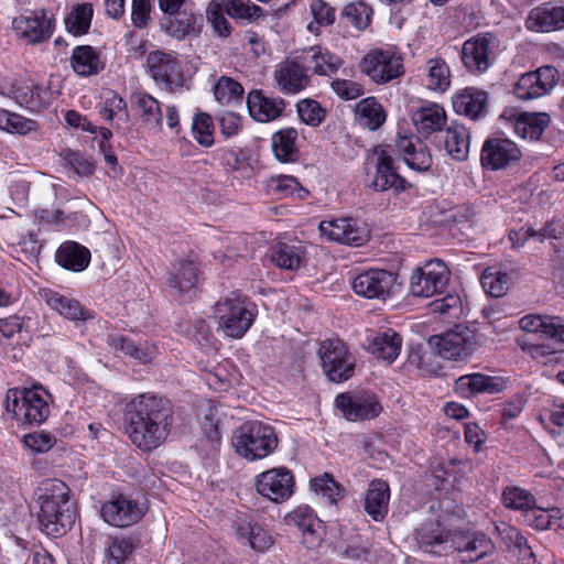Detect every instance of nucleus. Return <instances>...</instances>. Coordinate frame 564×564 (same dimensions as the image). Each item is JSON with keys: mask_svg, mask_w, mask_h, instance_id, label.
<instances>
[{"mask_svg": "<svg viewBox=\"0 0 564 564\" xmlns=\"http://www.w3.org/2000/svg\"><path fill=\"white\" fill-rule=\"evenodd\" d=\"M193 138L203 147H212L214 143V122L209 115L198 113L193 118Z\"/></svg>", "mask_w": 564, "mask_h": 564, "instance_id": "nucleus-56", "label": "nucleus"}, {"mask_svg": "<svg viewBox=\"0 0 564 564\" xmlns=\"http://www.w3.org/2000/svg\"><path fill=\"white\" fill-rule=\"evenodd\" d=\"M256 487L262 497L273 502H282L292 496L294 478L286 468H273L257 477Z\"/></svg>", "mask_w": 564, "mask_h": 564, "instance_id": "nucleus-15", "label": "nucleus"}, {"mask_svg": "<svg viewBox=\"0 0 564 564\" xmlns=\"http://www.w3.org/2000/svg\"><path fill=\"white\" fill-rule=\"evenodd\" d=\"M242 86L232 78L223 76L214 88V95L218 102L228 105L234 101H240L242 98Z\"/></svg>", "mask_w": 564, "mask_h": 564, "instance_id": "nucleus-55", "label": "nucleus"}, {"mask_svg": "<svg viewBox=\"0 0 564 564\" xmlns=\"http://www.w3.org/2000/svg\"><path fill=\"white\" fill-rule=\"evenodd\" d=\"M240 539L246 540L249 545L259 552L268 550L272 543V536L258 523L241 522L237 529Z\"/></svg>", "mask_w": 564, "mask_h": 564, "instance_id": "nucleus-47", "label": "nucleus"}, {"mask_svg": "<svg viewBox=\"0 0 564 564\" xmlns=\"http://www.w3.org/2000/svg\"><path fill=\"white\" fill-rule=\"evenodd\" d=\"M425 86L435 93H445L451 86V69L441 57L430 58L425 67Z\"/></svg>", "mask_w": 564, "mask_h": 564, "instance_id": "nucleus-45", "label": "nucleus"}, {"mask_svg": "<svg viewBox=\"0 0 564 564\" xmlns=\"http://www.w3.org/2000/svg\"><path fill=\"white\" fill-rule=\"evenodd\" d=\"M145 511L144 502L120 495L102 505L101 517L110 525L126 528L139 522Z\"/></svg>", "mask_w": 564, "mask_h": 564, "instance_id": "nucleus-12", "label": "nucleus"}, {"mask_svg": "<svg viewBox=\"0 0 564 564\" xmlns=\"http://www.w3.org/2000/svg\"><path fill=\"white\" fill-rule=\"evenodd\" d=\"M430 344L440 356L448 360H464L479 346L476 330L463 324L431 337Z\"/></svg>", "mask_w": 564, "mask_h": 564, "instance_id": "nucleus-6", "label": "nucleus"}, {"mask_svg": "<svg viewBox=\"0 0 564 564\" xmlns=\"http://www.w3.org/2000/svg\"><path fill=\"white\" fill-rule=\"evenodd\" d=\"M39 491L37 520L41 530L47 535H64L76 519V507L69 498L70 489L59 479H46Z\"/></svg>", "mask_w": 564, "mask_h": 564, "instance_id": "nucleus-2", "label": "nucleus"}, {"mask_svg": "<svg viewBox=\"0 0 564 564\" xmlns=\"http://www.w3.org/2000/svg\"><path fill=\"white\" fill-rule=\"evenodd\" d=\"M525 26L534 32H552L564 29V7L546 2L533 8L525 19Z\"/></svg>", "mask_w": 564, "mask_h": 564, "instance_id": "nucleus-23", "label": "nucleus"}, {"mask_svg": "<svg viewBox=\"0 0 564 564\" xmlns=\"http://www.w3.org/2000/svg\"><path fill=\"white\" fill-rule=\"evenodd\" d=\"M451 272L446 264L431 260L415 269L410 279V290L414 296L431 297L441 294L446 289Z\"/></svg>", "mask_w": 564, "mask_h": 564, "instance_id": "nucleus-8", "label": "nucleus"}, {"mask_svg": "<svg viewBox=\"0 0 564 564\" xmlns=\"http://www.w3.org/2000/svg\"><path fill=\"white\" fill-rule=\"evenodd\" d=\"M318 229L327 240L352 247L362 246L370 238L368 226L351 217L323 220L319 223Z\"/></svg>", "mask_w": 564, "mask_h": 564, "instance_id": "nucleus-9", "label": "nucleus"}, {"mask_svg": "<svg viewBox=\"0 0 564 564\" xmlns=\"http://www.w3.org/2000/svg\"><path fill=\"white\" fill-rule=\"evenodd\" d=\"M297 131L293 128L282 129L275 132L271 139V147L274 156L280 162H294L297 159L296 148Z\"/></svg>", "mask_w": 564, "mask_h": 564, "instance_id": "nucleus-44", "label": "nucleus"}, {"mask_svg": "<svg viewBox=\"0 0 564 564\" xmlns=\"http://www.w3.org/2000/svg\"><path fill=\"white\" fill-rule=\"evenodd\" d=\"M35 122L24 117L0 109V129L10 133L25 134L33 130Z\"/></svg>", "mask_w": 564, "mask_h": 564, "instance_id": "nucleus-57", "label": "nucleus"}, {"mask_svg": "<svg viewBox=\"0 0 564 564\" xmlns=\"http://www.w3.org/2000/svg\"><path fill=\"white\" fill-rule=\"evenodd\" d=\"M551 117L546 112L521 113L514 124L516 132L524 139L536 140L549 127Z\"/></svg>", "mask_w": 564, "mask_h": 564, "instance_id": "nucleus-41", "label": "nucleus"}, {"mask_svg": "<svg viewBox=\"0 0 564 564\" xmlns=\"http://www.w3.org/2000/svg\"><path fill=\"white\" fill-rule=\"evenodd\" d=\"M39 294L47 306L69 321H87L94 318L93 313L73 297L65 296L51 289H42Z\"/></svg>", "mask_w": 564, "mask_h": 564, "instance_id": "nucleus-24", "label": "nucleus"}, {"mask_svg": "<svg viewBox=\"0 0 564 564\" xmlns=\"http://www.w3.org/2000/svg\"><path fill=\"white\" fill-rule=\"evenodd\" d=\"M463 562H476L495 551L494 542L482 533L462 539L457 545Z\"/></svg>", "mask_w": 564, "mask_h": 564, "instance_id": "nucleus-40", "label": "nucleus"}, {"mask_svg": "<svg viewBox=\"0 0 564 564\" xmlns=\"http://www.w3.org/2000/svg\"><path fill=\"white\" fill-rule=\"evenodd\" d=\"M50 394L40 387L13 388L7 392L6 408L19 421L41 424L50 415Z\"/></svg>", "mask_w": 564, "mask_h": 564, "instance_id": "nucleus-5", "label": "nucleus"}, {"mask_svg": "<svg viewBox=\"0 0 564 564\" xmlns=\"http://www.w3.org/2000/svg\"><path fill=\"white\" fill-rule=\"evenodd\" d=\"M305 73L313 72L317 75L330 76L341 66L343 61L337 55L323 51L319 46L305 48L300 56Z\"/></svg>", "mask_w": 564, "mask_h": 564, "instance_id": "nucleus-26", "label": "nucleus"}, {"mask_svg": "<svg viewBox=\"0 0 564 564\" xmlns=\"http://www.w3.org/2000/svg\"><path fill=\"white\" fill-rule=\"evenodd\" d=\"M373 156L376 158V174L368 186L376 192H386L388 189L395 192L404 191L408 187V183L397 172L393 159L387 147H377Z\"/></svg>", "mask_w": 564, "mask_h": 564, "instance_id": "nucleus-14", "label": "nucleus"}, {"mask_svg": "<svg viewBox=\"0 0 564 564\" xmlns=\"http://www.w3.org/2000/svg\"><path fill=\"white\" fill-rule=\"evenodd\" d=\"M288 524L296 527L301 533L305 529L314 525H319V520L315 517L314 512L307 507H300L288 514Z\"/></svg>", "mask_w": 564, "mask_h": 564, "instance_id": "nucleus-63", "label": "nucleus"}, {"mask_svg": "<svg viewBox=\"0 0 564 564\" xmlns=\"http://www.w3.org/2000/svg\"><path fill=\"white\" fill-rule=\"evenodd\" d=\"M361 69L375 83L386 84L403 74V64L399 55L390 50L370 51L361 62Z\"/></svg>", "mask_w": 564, "mask_h": 564, "instance_id": "nucleus-10", "label": "nucleus"}, {"mask_svg": "<svg viewBox=\"0 0 564 564\" xmlns=\"http://www.w3.org/2000/svg\"><path fill=\"white\" fill-rule=\"evenodd\" d=\"M52 22L53 15H48L45 10H39L15 18L12 26L18 36L30 44H36L51 37Z\"/></svg>", "mask_w": 564, "mask_h": 564, "instance_id": "nucleus-16", "label": "nucleus"}, {"mask_svg": "<svg viewBox=\"0 0 564 564\" xmlns=\"http://www.w3.org/2000/svg\"><path fill=\"white\" fill-rule=\"evenodd\" d=\"M108 343L115 351H120L143 365L151 364L159 354L155 344L150 341L135 344L132 339L121 335H110Z\"/></svg>", "mask_w": 564, "mask_h": 564, "instance_id": "nucleus-31", "label": "nucleus"}, {"mask_svg": "<svg viewBox=\"0 0 564 564\" xmlns=\"http://www.w3.org/2000/svg\"><path fill=\"white\" fill-rule=\"evenodd\" d=\"M203 28V17L194 12L192 7L165 17L161 22V29L176 40H185L196 36Z\"/></svg>", "mask_w": 564, "mask_h": 564, "instance_id": "nucleus-21", "label": "nucleus"}, {"mask_svg": "<svg viewBox=\"0 0 564 564\" xmlns=\"http://www.w3.org/2000/svg\"><path fill=\"white\" fill-rule=\"evenodd\" d=\"M558 78V70L554 66H542L534 72L523 74L514 86V94L522 100L542 97L554 88Z\"/></svg>", "mask_w": 564, "mask_h": 564, "instance_id": "nucleus-11", "label": "nucleus"}, {"mask_svg": "<svg viewBox=\"0 0 564 564\" xmlns=\"http://www.w3.org/2000/svg\"><path fill=\"white\" fill-rule=\"evenodd\" d=\"M279 438L273 426L261 421H246L234 433L232 446L236 453L254 462L271 455L278 447Z\"/></svg>", "mask_w": 564, "mask_h": 564, "instance_id": "nucleus-3", "label": "nucleus"}, {"mask_svg": "<svg viewBox=\"0 0 564 564\" xmlns=\"http://www.w3.org/2000/svg\"><path fill=\"white\" fill-rule=\"evenodd\" d=\"M225 9L228 15L248 21L257 19L261 13L260 7L242 0H226Z\"/></svg>", "mask_w": 564, "mask_h": 564, "instance_id": "nucleus-61", "label": "nucleus"}, {"mask_svg": "<svg viewBox=\"0 0 564 564\" xmlns=\"http://www.w3.org/2000/svg\"><path fill=\"white\" fill-rule=\"evenodd\" d=\"M56 261L67 270L80 272L88 267L90 252L86 247L74 241H68L58 248Z\"/></svg>", "mask_w": 564, "mask_h": 564, "instance_id": "nucleus-38", "label": "nucleus"}, {"mask_svg": "<svg viewBox=\"0 0 564 564\" xmlns=\"http://www.w3.org/2000/svg\"><path fill=\"white\" fill-rule=\"evenodd\" d=\"M520 328L530 334H541L549 339L564 343V321L558 316L525 315L519 322Z\"/></svg>", "mask_w": 564, "mask_h": 564, "instance_id": "nucleus-28", "label": "nucleus"}, {"mask_svg": "<svg viewBox=\"0 0 564 564\" xmlns=\"http://www.w3.org/2000/svg\"><path fill=\"white\" fill-rule=\"evenodd\" d=\"M433 313L456 316L460 312L462 300L457 294H448L430 304Z\"/></svg>", "mask_w": 564, "mask_h": 564, "instance_id": "nucleus-64", "label": "nucleus"}, {"mask_svg": "<svg viewBox=\"0 0 564 564\" xmlns=\"http://www.w3.org/2000/svg\"><path fill=\"white\" fill-rule=\"evenodd\" d=\"M395 147L410 169L416 172H425L432 166V156L422 144L416 148L410 138L400 137Z\"/></svg>", "mask_w": 564, "mask_h": 564, "instance_id": "nucleus-37", "label": "nucleus"}, {"mask_svg": "<svg viewBox=\"0 0 564 564\" xmlns=\"http://www.w3.org/2000/svg\"><path fill=\"white\" fill-rule=\"evenodd\" d=\"M93 12L91 4H77L65 18L66 30L73 35L86 34L90 28Z\"/></svg>", "mask_w": 564, "mask_h": 564, "instance_id": "nucleus-48", "label": "nucleus"}, {"mask_svg": "<svg viewBox=\"0 0 564 564\" xmlns=\"http://www.w3.org/2000/svg\"><path fill=\"white\" fill-rule=\"evenodd\" d=\"M274 79L280 89L288 94H296L306 88L310 83V77L302 64L295 61L281 63L274 72Z\"/></svg>", "mask_w": 564, "mask_h": 564, "instance_id": "nucleus-29", "label": "nucleus"}, {"mask_svg": "<svg viewBox=\"0 0 564 564\" xmlns=\"http://www.w3.org/2000/svg\"><path fill=\"white\" fill-rule=\"evenodd\" d=\"M502 500L507 508L527 512L534 505L532 495L518 487L507 488L502 494Z\"/></svg>", "mask_w": 564, "mask_h": 564, "instance_id": "nucleus-59", "label": "nucleus"}, {"mask_svg": "<svg viewBox=\"0 0 564 564\" xmlns=\"http://www.w3.org/2000/svg\"><path fill=\"white\" fill-rule=\"evenodd\" d=\"M402 337L392 329L369 335L366 339V349L377 359L387 364L395 360L401 351Z\"/></svg>", "mask_w": 564, "mask_h": 564, "instance_id": "nucleus-25", "label": "nucleus"}, {"mask_svg": "<svg viewBox=\"0 0 564 564\" xmlns=\"http://www.w3.org/2000/svg\"><path fill=\"white\" fill-rule=\"evenodd\" d=\"M416 130L423 137L438 132L446 123V112L437 104H429L417 109L412 117Z\"/></svg>", "mask_w": 564, "mask_h": 564, "instance_id": "nucleus-33", "label": "nucleus"}, {"mask_svg": "<svg viewBox=\"0 0 564 564\" xmlns=\"http://www.w3.org/2000/svg\"><path fill=\"white\" fill-rule=\"evenodd\" d=\"M311 487L317 495L325 497L330 503L336 501L341 491L340 485L328 474L312 479Z\"/></svg>", "mask_w": 564, "mask_h": 564, "instance_id": "nucleus-60", "label": "nucleus"}, {"mask_svg": "<svg viewBox=\"0 0 564 564\" xmlns=\"http://www.w3.org/2000/svg\"><path fill=\"white\" fill-rule=\"evenodd\" d=\"M372 9L364 1H354L346 4L341 18L355 29L362 31L370 25Z\"/></svg>", "mask_w": 564, "mask_h": 564, "instance_id": "nucleus-50", "label": "nucleus"}, {"mask_svg": "<svg viewBox=\"0 0 564 564\" xmlns=\"http://www.w3.org/2000/svg\"><path fill=\"white\" fill-rule=\"evenodd\" d=\"M390 487L381 479H373L365 494L364 509L376 522L384 520L389 512Z\"/></svg>", "mask_w": 564, "mask_h": 564, "instance_id": "nucleus-27", "label": "nucleus"}, {"mask_svg": "<svg viewBox=\"0 0 564 564\" xmlns=\"http://www.w3.org/2000/svg\"><path fill=\"white\" fill-rule=\"evenodd\" d=\"M135 547V541L130 536H110L106 546V556L108 561L122 564L134 552Z\"/></svg>", "mask_w": 564, "mask_h": 564, "instance_id": "nucleus-51", "label": "nucleus"}, {"mask_svg": "<svg viewBox=\"0 0 564 564\" xmlns=\"http://www.w3.org/2000/svg\"><path fill=\"white\" fill-rule=\"evenodd\" d=\"M124 421L130 441L138 448L150 452L169 437L173 425V409L167 400L142 393L126 405Z\"/></svg>", "mask_w": 564, "mask_h": 564, "instance_id": "nucleus-1", "label": "nucleus"}, {"mask_svg": "<svg viewBox=\"0 0 564 564\" xmlns=\"http://www.w3.org/2000/svg\"><path fill=\"white\" fill-rule=\"evenodd\" d=\"M449 532L443 527L440 517L424 521L415 531V539L425 552H435V547L444 544Z\"/></svg>", "mask_w": 564, "mask_h": 564, "instance_id": "nucleus-34", "label": "nucleus"}, {"mask_svg": "<svg viewBox=\"0 0 564 564\" xmlns=\"http://www.w3.org/2000/svg\"><path fill=\"white\" fill-rule=\"evenodd\" d=\"M394 282V274L387 270H368L354 279L352 289L367 299L386 300Z\"/></svg>", "mask_w": 564, "mask_h": 564, "instance_id": "nucleus-19", "label": "nucleus"}, {"mask_svg": "<svg viewBox=\"0 0 564 564\" xmlns=\"http://www.w3.org/2000/svg\"><path fill=\"white\" fill-rule=\"evenodd\" d=\"M147 65L152 78L162 83L167 89H174L183 85L181 66L172 54L161 51L151 52L147 57Z\"/></svg>", "mask_w": 564, "mask_h": 564, "instance_id": "nucleus-18", "label": "nucleus"}, {"mask_svg": "<svg viewBox=\"0 0 564 564\" xmlns=\"http://www.w3.org/2000/svg\"><path fill=\"white\" fill-rule=\"evenodd\" d=\"M356 115L359 123L369 130H377L386 120V113L375 98H366L358 102Z\"/></svg>", "mask_w": 564, "mask_h": 564, "instance_id": "nucleus-46", "label": "nucleus"}, {"mask_svg": "<svg viewBox=\"0 0 564 564\" xmlns=\"http://www.w3.org/2000/svg\"><path fill=\"white\" fill-rule=\"evenodd\" d=\"M199 278V270L195 262L191 260H178L173 264L170 273V286L180 293H186L193 290Z\"/></svg>", "mask_w": 564, "mask_h": 564, "instance_id": "nucleus-39", "label": "nucleus"}, {"mask_svg": "<svg viewBox=\"0 0 564 564\" xmlns=\"http://www.w3.org/2000/svg\"><path fill=\"white\" fill-rule=\"evenodd\" d=\"M247 107L254 120L269 122L282 115L285 102L281 98H270L259 90H253L248 95Z\"/></svg>", "mask_w": 564, "mask_h": 564, "instance_id": "nucleus-30", "label": "nucleus"}, {"mask_svg": "<svg viewBox=\"0 0 564 564\" xmlns=\"http://www.w3.org/2000/svg\"><path fill=\"white\" fill-rule=\"evenodd\" d=\"M496 44L497 39L491 33L466 41L462 48L463 63L470 72H486L494 62Z\"/></svg>", "mask_w": 564, "mask_h": 564, "instance_id": "nucleus-13", "label": "nucleus"}, {"mask_svg": "<svg viewBox=\"0 0 564 564\" xmlns=\"http://www.w3.org/2000/svg\"><path fill=\"white\" fill-rule=\"evenodd\" d=\"M72 67L80 76H91L102 69L99 54L89 45L76 46L72 54Z\"/></svg>", "mask_w": 564, "mask_h": 564, "instance_id": "nucleus-42", "label": "nucleus"}, {"mask_svg": "<svg viewBox=\"0 0 564 564\" xmlns=\"http://www.w3.org/2000/svg\"><path fill=\"white\" fill-rule=\"evenodd\" d=\"M297 113L303 122L317 127L325 119L326 111L313 99H303L297 104Z\"/></svg>", "mask_w": 564, "mask_h": 564, "instance_id": "nucleus-58", "label": "nucleus"}, {"mask_svg": "<svg viewBox=\"0 0 564 564\" xmlns=\"http://www.w3.org/2000/svg\"><path fill=\"white\" fill-rule=\"evenodd\" d=\"M481 285L486 293L495 297L503 296L509 288V276L497 268H487L481 275Z\"/></svg>", "mask_w": 564, "mask_h": 564, "instance_id": "nucleus-53", "label": "nucleus"}, {"mask_svg": "<svg viewBox=\"0 0 564 564\" xmlns=\"http://www.w3.org/2000/svg\"><path fill=\"white\" fill-rule=\"evenodd\" d=\"M270 259L281 269L296 270L301 265L302 254L295 246L279 243L272 249Z\"/></svg>", "mask_w": 564, "mask_h": 564, "instance_id": "nucleus-52", "label": "nucleus"}, {"mask_svg": "<svg viewBox=\"0 0 564 564\" xmlns=\"http://www.w3.org/2000/svg\"><path fill=\"white\" fill-rule=\"evenodd\" d=\"M132 102L135 106L144 124L152 129H161L163 115L159 101L145 93L132 95Z\"/></svg>", "mask_w": 564, "mask_h": 564, "instance_id": "nucleus-43", "label": "nucleus"}, {"mask_svg": "<svg viewBox=\"0 0 564 564\" xmlns=\"http://www.w3.org/2000/svg\"><path fill=\"white\" fill-rule=\"evenodd\" d=\"M488 94L475 87H467L453 98V108L457 113L473 120L484 116L487 109Z\"/></svg>", "mask_w": 564, "mask_h": 564, "instance_id": "nucleus-32", "label": "nucleus"}, {"mask_svg": "<svg viewBox=\"0 0 564 564\" xmlns=\"http://www.w3.org/2000/svg\"><path fill=\"white\" fill-rule=\"evenodd\" d=\"M521 159L519 147L509 139H489L481 149L480 161L484 167L497 171L506 169Z\"/></svg>", "mask_w": 564, "mask_h": 564, "instance_id": "nucleus-17", "label": "nucleus"}, {"mask_svg": "<svg viewBox=\"0 0 564 564\" xmlns=\"http://www.w3.org/2000/svg\"><path fill=\"white\" fill-rule=\"evenodd\" d=\"M561 343L556 339H551L549 343H534L525 338L521 339L519 345L532 359L546 366L563 360L564 351L560 348Z\"/></svg>", "mask_w": 564, "mask_h": 564, "instance_id": "nucleus-36", "label": "nucleus"}, {"mask_svg": "<svg viewBox=\"0 0 564 564\" xmlns=\"http://www.w3.org/2000/svg\"><path fill=\"white\" fill-rule=\"evenodd\" d=\"M335 404L349 421L371 420L381 412V405L373 395L340 393Z\"/></svg>", "mask_w": 564, "mask_h": 564, "instance_id": "nucleus-20", "label": "nucleus"}, {"mask_svg": "<svg viewBox=\"0 0 564 564\" xmlns=\"http://www.w3.org/2000/svg\"><path fill=\"white\" fill-rule=\"evenodd\" d=\"M495 530L508 550L516 549L521 552L525 551L532 555L531 546L528 545L525 538L518 529L509 525L508 523L501 522L495 527Z\"/></svg>", "mask_w": 564, "mask_h": 564, "instance_id": "nucleus-54", "label": "nucleus"}, {"mask_svg": "<svg viewBox=\"0 0 564 564\" xmlns=\"http://www.w3.org/2000/svg\"><path fill=\"white\" fill-rule=\"evenodd\" d=\"M507 382L502 377L488 376L484 373H470L459 377L454 389L463 398H470L479 393L495 394L503 391Z\"/></svg>", "mask_w": 564, "mask_h": 564, "instance_id": "nucleus-22", "label": "nucleus"}, {"mask_svg": "<svg viewBox=\"0 0 564 564\" xmlns=\"http://www.w3.org/2000/svg\"><path fill=\"white\" fill-rule=\"evenodd\" d=\"M310 10L313 21L307 24V30L315 35L319 34L322 26H329L335 22V9L324 0H311Z\"/></svg>", "mask_w": 564, "mask_h": 564, "instance_id": "nucleus-49", "label": "nucleus"}, {"mask_svg": "<svg viewBox=\"0 0 564 564\" xmlns=\"http://www.w3.org/2000/svg\"><path fill=\"white\" fill-rule=\"evenodd\" d=\"M323 370L329 380L341 382L349 379L355 369L352 356L340 339H326L318 349Z\"/></svg>", "mask_w": 564, "mask_h": 564, "instance_id": "nucleus-7", "label": "nucleus"}, {"mask_svg": "<svg viewBox=\"0 0 564 564\" xmlns=\"http://www.w3.org/2000/svg\"><path fill=\"white\" fill-rule=\"evenodd\" d=\"M207 20L212 23L215 32L227 37L230 34L229 22L223 14V4L218 0H212L206 9Z\"/></svg>", "mask_w": 564, "mask_h": 564, "instance_id": "nucleus-62", "label": "nucleus"}, {"mask_svg": "<svg viewBox=\"0 0 564 564\" xmlns=\"http://www.w3.org/2000/svg\"><path fill=\"white\" fill-rule=\"evenodd\" d=\"M219 328L231 338H241L256 318V305L239 293L220 299L214 306Z\"/></svg>", "mask_w": 564, "mask_h": 564, "instance_id": "nucleus-4", "label": "nucleus"}, {"mask_svg": "<svg viewBox=\"0 0 564 564\" xmlns=\"http://www.w3.org/2000/svg\"><path fill=\"white\" fill-rule=\"evenodd\" d=\"M444 147L452 159L457 161L466 160L470 148V133L468 129L464 124L452 122L445 130Z\"/></svg>", "mask_w": 564, "mask_h": 564, "instance_id": "nucleus-35", "label": "nucleus"}]
</instances>
